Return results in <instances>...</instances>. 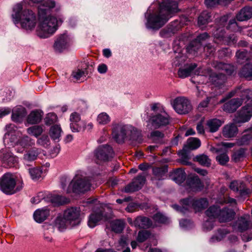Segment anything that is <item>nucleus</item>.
<instances>
[{"label": "nucleus", "mask_w": 252, "mask_h": 252, "mask_svg": "<svg viewBox=\"0 0 252 252\" xmlns=\"http://www.w3.org/2000/svg\"><path fill=\"white\" fill-rule=\"evenodd\" d=\"M56 6L54 1L48 0L40 4L38 7V23L36 32L41 38H46L52 35L62 24L63 18L51 14V9Z\"/></svg>", "instance_id": "f257e3e1"}, {"label": "nucleus", "mask_w": 252, "mask_h": 252, "mask_svg": "<svg viewBox=\"0 0 252 252\" xmlns=\"http://www.w3.org/2000/svg\"><path fill=\"white\" fill-rule=\"evenodd\" d=\"M177 11V3L174 0H165L159 3L158 10L147 18V28L158 30L172 17L174 13Z\"/></svg>", "instance_id": "f03ea898"}, {"label": "nucleus", "mask_w": 252, "mask_h": 252, "mask_svg": "<svg viewBox=\"0 0 252 252\" xmlns=\"http://www.w3.org/2000/svg\"><path fill=\"white\" fill-rule=\"evenodd\" d=\"M22 3L16 4L13 7L12 18L16 24L20 22L21 27L26 31L33 30L36 25V14L31 10L25 9L22 11Z\"/></svg>", "instance_id": "7ed1b4c3"}, {"label": "nucleus", "mask_w": 252, "mask_h": 252, "mask_svg": "<svg viewBox=\"0 0 252 252\" xmlns=\"http://www.w3.org/2000/svg\"><path fill=\"white\" fill-rule=\"evenodd\" d=\"M5 128L7 132L4 135V142H9L17 153H22L27 147L34 145V140L27 135L18 138V133L15 132L16 127L14 125H8Z\"/></svg>", "instance_id": "20e7f679"}, {"label": "nucleus", "mask_w": 252, "mask_h": 252, "mask_svg": "<svg viewBox=\"0 0 252 252\" xmlns=\"http://www.w3.org/2000/svg\"><path fill=\"white\" fill-rule=\"evenodd\" d=\"M112 130L113 137L118 143L123 142L126 137L136 140L140 134L137 129L131 126L117 122L112 124Z\"/></svg>", "instance_id": "39448f33"}, {"label": "nucleus", "mask_w": 252, "mask_h": 252, "mask_svg": "<svg viewBox=\"0 0 252 252\" xmlns=\"http://www.w3.org/2000/svg\"><path fill=\"white\" fill-rule=\"evenodd\" d=\"M22 188V181H16L14 175L10 173L5 174L0 180V189L5 194H14Z\"/></svg>", "instance_id": "423d86ee"}, {"label": "nucleus", "mask_w": 252, "mask_h": 252, "mask_svg": "<svg viewBox=\"0 0 252 252\" xmlns=\"http://www.w3.org/2000/svg\"><path fill=\"white\" fill-rule=\"evenodd\" d=\"M151 109L156 113L149 121L153 127L158 128L169 124V116L159 104H153Z\"/></svg>", "instance_id": "0eeeda50"}, {"label": "nucleus", "mask_w": 252, "mask_h": 252, "mask_svg": "<svg viewBox=\"0 0 252 252\" xmlns=\"http://www.w3.org/2000/svg\"><path fill=\"white\" fill-rule=\"evenodd\" d=\"M180 205V206L174 205L173 207L178 211L185 213L186 211L189 210L191 208L196 211H199L206 207L208 202L205 198L195 199L192 197H189L181 200Z\"/></svg>", "instance_id": "6e6552de"}, {"label": "nucleus", "mask_w": 252, "mask_h": 252, "mask_svg": "<svg viewBox=\"0 0 252 252\" xmlns=\"http://www.w3.org/2000/svg\"><path fill=\"white\" fill-rule=\"evenodd\" d=\"M90 180L82 175H76L70 183L66 192H84L91 189Z\"/></svg>", "instance_id": "1a4fd4ad"}, {"label": "nucleus", "mask_w": 252, "mask_h": 252, "mask_svg": "<svg viewBox=\"0 0 252 252\" xmlns=\"http://www.w3.org/2000/svg\"><path fill=\"white\" fill-rule=\"evenodd\" d=\"M241 98H233L224 103L223 109L228 112L232 113L242 104V101L246 100L247 102L250 100L252 95V91L250 90H245L242 92Z\"/></svg>", "instance_id": "9d476101"}, {"label": "nucleus", "mask_w": 252, "mask_h": 252, "mask_svg": "<svg viewBox=\"0 0 252 252\" xmlns=\"http://www.w3.org/2000/svg\"><path fill=\"white\" fill-rule=\"evenodd\" d=\"M172 106L177 113L182 115L189 113L192 109L190 100L183 96L176 98L173 100Z\"/></svg>", "instance_id": "9b49d317"}, {"label": "nucleus", "mask_w": 252, "mask_h": 252, "mask_svg": "<svg viewBox=\"0 0 252 252\" xmlns=\"http://www.w3.org/2000/svg\"><path fill=\"white\" fill-rule=\"evenodd\" d=\"M64 219L66 220L70 226H75L80 224L81 210L78 207H71L67 209L63 213Z\"/></svg>", "instance_id": "f8f14e48"}, {"label": "nucleus", "mask_w": 252, "mask_h": 252, "mask_svg": "<svg viewBox=\"0 0 252 252\" xmlns=\"http://www.w3.org/2000/svg\"><path fill=\"white\" fill-rule=\"evenodd\" d=\"M96 158L99 161H107L112 158L113 151L109 145H105L99 146L94 152Z\"/></svg>", "instance_id": "ddd939ff"}, {"label": "nucleus", "mask_w": 252, "mask_h": 252, "mask_svg": "<svg viewBox=\"0 0 252 252\" xmlns=\"http://www.w3.org/2000/svg\"><path fill=\"white\" fill-rule=\"evenodd\" d=\"M209 37L207 33L204 32L198 35L197 38L192 41L190 44L187 47V52L191 54L195 55L199 51H201V43L206 40Z\"/></svg>", "instance_id": "4468645a"}, {"label": "nucleus", "mask_w": 252, "mask_h": 252, "mask_svg": "<svg viewBox=\"0 0 252 252\" xmlns=\"http://www.w3.org/2000/svg\"><path fill=\"white\" fill-rule=\"evenodd\" d=\"M234 230L242 232L251 227V218L248 215H244L239 218L233 224Z\"/></svg>", "instance_id": "2eb2a0df"}, {"label": "nucleus", "mask_w": 252, "mask_h": 252, "mask_svg": "<svg viewBox=\"0 0 252 252\" xmlns=\"http://www.w3.org/2000/svg\"><path fill=\"white\" fill-rule=\"evenodd\" d=\"M69 121L70 127L72 132H77L85 130V122L81 121V117L78 113L76 112L71 113Z\"/></svg>", "instance_id": "dca6fc26"}, {"label": "nucleus", "mask_w": 252, "mask_h": 252, "mask_svg": "<svg viewBox=\"0 0 252 252\" xmlns=\"http://www.w3.org/2000/svg\"><path fill=\"white\" fill-rule=\"evenodd\" d=\"M0 158L9 167L14 166L18 162V158L9 149L5 148L0 151Z\"/></svg>", "instance_id": "f3484780"}, {"label": "nucleus", "mask_w": 252, "mask_h": 252, "mask_svg": "<svg viewBox=\"0 0 252 252\" xmlns=\"http://www.w3.org/2000/svg\"><path fill=\"white\" fill-rule=\"evenodd\" d=\"M196 67V64L194 63L186 64L184 67H180L178 71L179 77L181 78H185L193 74L197 75H201L199 69L194 71Z\"/></svg>", "instance_id": "a211bd4d"}, {"label": "nucleus", "mask_w": 252, "mask_h": 252, "mask_svg": "<svg viewBox=\"0 0 252 252\" xmlns=\"http://www.w3.org/2000/svg\"><path fill=\"white\" fill-rule=\"evenodd\" d=\"M145 182V175L144 174L138 175L134 179L132 182L126 186L125 191L126 192H131L140 189Z\"/></svg>", "instance_id": "6ab92c4d"}, {"label": "nucleus", "mask_w": 252, "mask_h": 252, "mask_svg": "<svg viewBox=\"0 0 252 252\" xmlns=\"http://www.w3.org/2000/svg\"><path fill=\"white\" fill-rule=\"evenodd\" d=\"M252 116V109H250L248 104L242 107L234 119L236 124L244 123L249 121Z\"/></svg>", "instance_id": "aec40b11"}, {"label": "nucleus", "mask_w": 252, "mask_h": 252, "mask_svg": "<svg viewBox=\"0 0 252 252\" xmlns=\"http://www.w3.org/2000/svg\"><path fill=\"white\" fill-rule=\"evenodd\" d=\"M40 153L39 149L35 147L27 150L23 155L22 159L25 162H32L35 160Z\"/></svg>", "instance_id": "412c9836"}, {"label": "nucleus", "mask_w": 252, "mask_h": 252, "mask_svg": "<svg viewBox=\"0 0 252 252\" xmlns=\"http://www.w3.org/2000/svg\"><path fill=\"white\" fill-rule=\"evenodd\" d=\"M235 214L232 209L223 208L220 209L218 219L220 222L230 221L234 218Z\"/></svg>", "instance_id": "4be33fe9"}, {"label": "nucleus", "mask_w": 252, "mask_h": 252, "mask_svg": "<svg viewBox=\"0 0 252 252\" xmlns=\"http://www.w3.org/2000/svg\"><path fill=\"white\" fill-rule=\"evenodd\" d=\"M70 42V38L66 34L61 35L56 41L54 46L56 50L61 51Z\"/></svg>", "instance_id": "5701e85b"}, {"label": "nucleus", "mask_w": 252, "mask_h": 252, "mask_svg": "<svg viewBox=\"0 0 252 252\" xmlns=\"http://www.w3.org/2000/svg\"><path fill=\"white\" fill-rule=\"evenodd\" d=\"M252 17V8L245 6L242 8L236 15V19L239 21H246Z\"/></svg>", "instance_id": "b1692460"}, {"label": "nucleus", "mask_w": 252, "mask_h": 252, "mask_svg": "<svg viewBox=\"0 0 252 252\" xmlns=\"http://www.w3.org/2000/svg\"><path fill=\"white\" fill-rule=\"evenodd\" d=\"M103 218H105L101 211L92 213L89 217L88 224L91 228L95 227L98 222Z\"/></svg>", "instance_id": "393cba45"}, {"label": "nucleus", "mask_w": 252, "mask_h": 252, "mask_svg": "<svg viewBox=\"0 0 252 252\" xmlns=\"http://www.w3.org/2000/svg\"><path fill=\"white\" fill-rule=\"evenodd\" d=\"M42 112L39 110H33L28 115L27 122L29 124H35L39 123L42 119Z\"/></svg>", "instance_id": "a878e982"}, {"label": "nucleus", "mask_w": 252, "mask_h": 252, "mask_svg": "<svg viewBox=\"0 0 252 252\" xmlns=\"http://www.w3.org/2000/svg\"><path fill=\"white\" fill-rule=\"evenodd\" d=\"M152 225L151 220L145 217H138L134 220V226L139 228H149Z\"/></svg>", "instance_id": "bb28decb"}, {"label": "nucleus", "mask_w": 252, "mask_h": 252, "mask_svg": "<svg viewBox=\"0 0 252 252\" xmlns=\"http://www.w3.org/2000/svg\"><path fill=\"white\" fill-rule=\"evenodd\" d=\"M49 215V211L48 209H39L34 213L33 217L36 222L40 223L45 220Z\"/></svg>", "instance_id": "cd10ccee"}, {"label": "nucleus", "mask_w": 252, "mask_h": 252, "mask_svg": "<svg viewBox=\"0 0 252 252\" xmlns=\"http://www.w3.org/2000/svg\"><path fill=\"white\" fill-rule=\"evenodd\" d=\"M221 125V122L219 119H210L206 123V129L211 132H215L219 129Z\"/></svg>", "instance_id": "c85d7f7f"}, {"label": "nucleus", "mask_w": 252, "mask_h": 252, "mask_svg": "<svg viewBox=\"0 0 252 252\" xmlns=\"http://www.w3.org/2000/svg\"><path fill=\"white\" fill-rule=\"evenodd\" d=\"M26 115V109L21 106H18L13 110L12 119L14 121H19Z\"/></svg>", "instance_id": "c756f323"}, {"label": "nucleus", "mask_w": 252, "mask_h": 252, "mask_svg": "<svg viewBox=\"0 0 252 252\" xmlns=\"http://www.w3.org/2000/svg\"><path fill=\"white\" fill-rule=\"evenodd\" d=\"M220 211V207L218 204H216L209 207L205 213L209 219L215 220L216 218H219Z\"/></svg>", "instance_id": "7c9ffc66"}, {"label": "nucleus", "mask_w": 252, "mask_h": 252, "mask_svg": "<svg viewBox=\"0 0 252 252\" xmlns=\"http://www.w3.org/2000/svg\"><path fill=\"white\" fill-rule=\"evenodd\" d=\"M238 131L237 126L233 124L225 126L223 130V135L227 138L233 137Z\"/></svg>", "instance_id": "2f4dec72"}, {"label": "nucleus", "mask_w": 252, "mask_h": 252, "mask_svg": "<svg viewBox=\"0 0 252 252\" xmlns=\"http://www.w3.org/2000/svg\"><path fill=\"white\" fill-rule=\"evenodd\" d=\"M244 186L242 182L234 181L230 183L229 188L233 191H240L241 194L249 193L250 192V190L248 189H244Z\"/></svg>", "instance_id": "473e14b6"}, {"label": "nucleus", "mask_w": 252, "mask_h": 252, "mask_svg": "<svg viewBox=\"0 0 252 252\" xmlns=\"http://www.w3.org/2000/svg\"><path fill=\"white\" fill-rule=\"evenodd\" d=\"M62 130L60 126L54 125L50 128L49 134L54 140H59L61 136Z\"/></svg>", "instance_id": "72a5a7b5"}, {"label": "nucleus", "mask_w": 252, "mask_h": 252, "mask_svg": "<svg viewBox=\"0 0 252 252\" xmlns=\"http://www.w3.org/2000/svg\"><path fill=\"white\" fill-rule=\"evenodd\" d=\"M167 172V169L166 166L160 167H154L153 169V172L155 178L158 180L164 179Z\"/></svg>", "instance_id": "f704fd0d"}, {"label": "nucleus", "mask_w": 252, "mask_h": 252, "mask_svg": "<svg viewBox=\"0 0 252 252\" xmlns=\"http://www.w3.org/2000/svg\"><path fill=\"white\" fill-rule=\"evenodd\" d=\"M110 224L112 230L116 233H121L124 228V222L122 220H112Z\"/></svg>", "instance_id": "c9c22d12"}, {"label": "nucleus", "mask_w": 252, "mask_h": 252, "mask_svg": "<svg viewBox=\"0 0 252 252\" xmlns=\"http://www.w3.org/2000/svg\"><path fill=\"white\" fill-rule=\"evenodd\" d=\"M186 175L184 170L177 169L174 173L173 179L177 184H180L186 179Z\"/></svg>", "instance_id": "e433bc0d"}, {"label": "nucleus", "mask_w": 252, "mask_h": 252, "mask_svg": "<svg viewBox=\"0 0 252 252\" xmlns=\"http://www.w3.org/2000/svg\"><path fill=\"white\" fill-rule=\"evenodd\" d=\"M211 21V16L209 12L204 11L200 15L198 19V24L199 27H202Z\"/></svg>", "instance_id": "4c0bfd02"}, {"label": "nucleus", "mask_w": 252, "mask_h": 252, "mask_svg": "<svg viewBox=\"0 0 252 252\" xmlns=\"http://www.w3.org/2000/svg\"><path fill=\"white\" fill-rule=\"evenodd\" d=\"M189 191H196L201 190L203 185L200 180L198 178H194L189 181Z\"/></svg>", "instance_id": "58836bf2"}, {"label": "nucleus", "mask_w": 252, "mask_h": 252, "mask_svg": "<svg viewBox=\"0 0 252 252\" xmlns=\"http://www.w3.org/2000/svg\"><path fill=\"white\" fill-rule=\"evenodd\" d=\"M240 74L248 80H252V64H246L242 69Z\"/></svg>", "instance_id": "ea45409f"}, {"label": "nucleus", "mask_w": 252, "mask_h": 252, "mask_svg": "<svg viewBox=\"0 0 252 252\" xmlns=\"http://www.w3.org/2000/svg\"><path fill=\"white\" fill-rule=\"evenodd\" d=\"M228 233V231L225 229H219L215 235L211 238V241L216 242L221 241Z\"/></svg>", "instance_id": "a19ab883"}, {"label": "nucleus", "mask_w": 252, "mask_h": 252, "mask_svg": "<svg viewBox=\"0 0 252 252\" xmlns=\"http://www.w3.org/2000/svg\"><path fill=\"white\" fill-rule=\"evenodd\" d=\"M43 132L42 127L39 126H34L27 128V133L36 137L40 135Z\"/></svg>", "instance_id": "79ce46f5"}, {"label": "nucleus", "mask_w": 252, "mask_h": 252, "mask_svg": "<svg viewBox=\"0 0 252 252\" xmlns=\"http://www.w3.org/2000/svg\"><path fill=\"white\" fill-rule=\"evenodd\" d=\"M110 121V117L105 112H102L98 114L96 119L97 123L100 125H107Z\"/></svg>", "instance_id": "37998d69"}, {"label": "nucleus", "mask_w": 252, "mask_h": 252, "mask_svg": "<svg viewBox=\"0 0 252 252\" xmlns=\"http://www.w3.org/2000/svg\"><path fill=\"white\" fill-rule=\"evenodd\" d=\"M194 160L198 162L203 166H209L211 165V159L207 156L204 154L196 156Z\"/></svg>", "instance_id": "c03bdc74"}, {"label": "nucleus", "mask_w": 252, "mask_h": 252, "mask_svg": "<svg viewBox=\"0 0 252 252\" xmlns=\"http://www.w3.org/2000/svg\"><path fill=\"white\" fill-rule=\"evenodd\" d=\"M200 140L196 138L191 137L188 139L187 146L191 150L196 149L200 146Z\"/></svg>", "instance_id": "a18cd8bd"}, {"label": "nucleus", "mask_w": 252, "mask_h": 252, "mask_svg": "<svg viewBox=\"0 0 252 252\" xmlns=\"http://www.w3.org/2000/svg\"><path fill=\"white\" fill-rule=\"evenodd\" d=\"M69 225L64 219V216L63 217H59L56 220V226L60 231H63L66 227Z\"/></svg>", "instance_id": "49530a36"}, {"label": "nucleus", "mask_w": 252, "mask_h": 252, "mask_svg": "<svg viewBox=\"0 0 252 252\" xmlns=\"http://www.w3.org/2000/svg\"><path fill=\"white\" fill-rule=\"evenodd\" d=\"M87 74L86 72L82 69H76L72 71L71 76L76 80H80L86 76Z\"/></svg>", "instance_id": "de8ad7c7"}, {"label": "nucleus", "mask_w": 252, "mask_h": 252, "mask_svg": "<svg viewBox=\"0 0 252 252\" xmlns=\"http://www.w3.org/2000/svg\"><path fill=\"white\" fill-rule=\"evenodd\" d=\"M37 144L44 148H47L50 144V140L48 136L43 135L37 139Z\"/></svg>", "instance_id": "09e8293b"}, {"label": "nucleus", "mask_w": 252, "mask_h": 252, "mask_svg": "<svg viewBox=\"0 0 252 252\" xmlns=\"http://www.w3.org/2000/svg\"><path fill=\"white\" fill-rule=\"evenodd\" d=\"M222 152L216 157V159L220 164L224 165L229 161V157L226 154V151H222Z\"/></svg>", "instance_id": "8fccbe9b"}, {"label": "nucleus", "mask_w": 252, "mask_h": 252, "mask_svg": "<svg viewBox=\"0 0 252 252\" xmlns=\"http://www.w3.org/2000/svg\"><path fill=\"white\" fill-rule=\"evenodd\" d=\"M150 236V233L147 230H142L139 232L137 240L139 242H143Z\"/></svg>", "instance_id": "3c124183"}, {"label": "nucleus", "mask_w": 252, "mask_h": 252, "mask_svg": "<svg viewBox=\"0 0 252 252\" xmlns=\"http://www.w3.org/2000/svg\"><path fill=\"white\" fill-rule=\"evenodd\" d=\"M29 173L32 178L33 180L38 179L41 174V171L37 168H33L29 169Z\"/></svg>", "instance_id": "603ef678"}, {"label": "nucleus", "mask_w": 252, "mask_h": 252, "mask_svg": "<svg viewBox=\"0 0 252 252\" xmlns=\"http://www.w3.org/2000/svg\"><path fill=\"white\" fill-rule=\"evenodd\" d=\"M153 219L156 222L160 223H165L167 221V218L160 213L156 214L153 216Z\"/></svg>", "instance_id": "864d4df0"}, {"label": "nucleus", "mask_w": 252, "mask_h": 252, "mask_svg": "<svg viewBox=\"0 0 252 252\" xmlns=\"http://www.w3.org/2000/svg\"><path fill=\"white\" fill-rule=\"evenodd\" d=\"M57 117L56 115L53 113L47 114L45 118V123L47 125H50L57 121Z\"/></svg>", "instance_id": "5fc2aeb1"}, {"label": "nucleus", "mask_w": 252, "mask_h": 252, "mask_svg": "<svg viewBox=\"0 0 252 252\" xmlns=\"http://www.w3.org/2000/svg\"><path fill=\"white\" fill-rule=\"evenodd\" d=\"M217 67L225 71L227 74H230L232 70V67L230 64L223 63H219L217 65Z\"/></svg>", "instance_id": "6e6d98bb"}, {"label": "nucleus", "mask_w": 252, "mask_h": 252, "mask_svg": "<svg viewBox=\"0 0 252 252\" xmlns=\"http://www.w3.org/2000/svg\"><path fill=\"white\" fill-rule=\"evenodd\" d=\"M234 144L233 143H224L222 144V148H214L213 147L211 149V150L212 152H215L216 153L220 152L221 151H226V148H231L233 146Z\"/></svg>", "instance_id": "4d7b16f0"}, {"label": "nucleus", "mask_w": 252, "mask_h": 252, "mask_svg": "<svg viewBox=\"0 0 252 252\" xmlns=\"http://www.w3.org/2000/svg\"><path fill=\"white\" fill-rule=\"evenodd\" d=\"M45 198V194L43 192H39L38 194L34 197L32 198L31 200V202L34 204H37L39 203L41 200H43Z\"/></svg>", "instance_id": "13d9d810"}, {"label": "nucleus", "mask_w": 252, "mask_h": 252, "mask_svg": "<svg viewBox=\"0 0 252 252\" xmlns=\"http://www.w3.org/2000/svg\"><path fill=\"white\" fill-rule=\"evenodd\" d=\"M236 56L239 60V61L247 60L248 57L247 52L245 50L238 51L236 54Z\"/></svg>", "instance_id": "bf43d9fd"}, {"label": "nucleus", "mask_w": 252, "mask_h": 252, "mask_svg": "<svg viewBox=\"0 0 252 252\" xmlns=\"http://www.w3.org/2000/svg\"><path fill=\"white\" fill-rule=\"evenodd\" d=\"M151 137L154 140H157L158 138L163 137V134L158 130H156L151 133Z\"/></svg>", "instance_id": "052dcab7"}, {"label": "nucleus", "mask_w": 252, "mask_h": 252, "mask_svg": "<svg viewBox=\"0 0 252 252\" xmlns=\"http://www.w3.org/2000/svg\"><path fill=\"white\" fill-rule=\"evenodd\" d=\"M205 3L207 7L212 8L219 4V0H205Z\"/></svg>", "instance_id": "680f3d73"}, {"label": "nucleus", "mask_w": 252, "mask_h": 252, "mask_svg": "<svg viewBox=\"0 0 252 252\" xmlns=\"http://www.w3.org/2000/svg\"><path fill=\"white\" fill-rule=\"evenodd\" d=\"M214 220H210L209 219L207 220L203 224V227L207 230H210L213 227V222Z\"/></svg>", "instance_id": "e2e57ef3"}, {"label": "nucleus", "mask_w": 252, "mask_h": 252, "mask_svg": "<svg viewBox=\"0 0 252 252\" xmlns=\"http://www.w3.org/2000/svg\"><path fill=\"white\" fill-rule=\"evenodd\" d=\"M204 119H202L197 125L196 129L198 132L200 134H203L204 133V128L203 126V122Z\"/></svg>", "instance_id": "0e129e2a"}, {"label": "nucleus", "mask_w": 252, "mask_h": 252, "mask_svg": "<svg viewBox=\"0 0 252 252\" xmlns=\"http://www.w3.org/2000/svg\"><path fill=\"white\" fill-rule=\"evenodd\" d=\"M11 109L7 107L0 108V118L9 114Z\"/></svg>", "instance_id": "69168bd1"}, {"label": "nucleus", "mask_w": 252, "mask_h": 252, "mask_svg": "<svg viewBox=\"0 0 252 252\" xmlns=\"http://www.w3.org/2000/svg\"><path fill=\"white\" fill-rule=\"evenodd\" d=\"M242 238L243 240L245 242L251 240L252 239V232H250L244 234L242 236Z\"/></svg>", "instance_id": "338daca9"}, {"label": "nucleus", "mask_w": 252, "mask_h": 252, "mask_svg": "<svg viewBox=\"0 0 252 252\" xmlns=\"http://www.w3.org/2000/svg\"><path fill=\"white\" fill-rule=\"evenodd\" d=\"M97 70L100 73H105L107 70V66L105 64H101L98 65Z\"/></svg>", "instance_id": "774afa93"}]
</instances>
